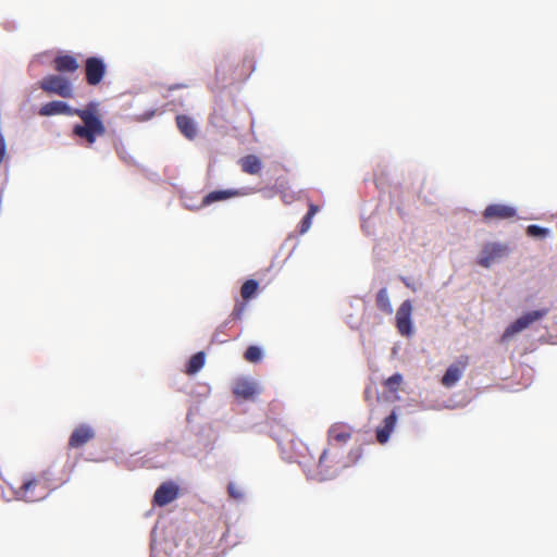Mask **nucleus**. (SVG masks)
<instances>
[{
	"instance_id": "nucleus-4",
	"label": "nucleus",
	"mask_w": 557,
	"mask_h": 557,
	"mask_svg": "<svg viewBox=\"0 0 557 557\" xmlns=\"http://www.w3.org/2000/svg\"><path fill=\"white\" fill-rule=\"evenodd\" d=\"M341 469V456L337 450L326 448L319 457L317 471L313 474L318 480H329L334 478Z\"/></svg>"
},
{
	"instance_id": "nucleus-17",
	"label": "nucleus",
	"mask_w": 557,
	"mask_h": 557,
	"mask_svg": "<svg viewBox=\"0 0 557 557\" xmlns=\"http://www.w3.org/2000/svg\"><path fill=\"white\" fill-rule=\"evenodd\" d=\"M257 393L256 384L245 379L238 380L233 387V394L242 399H251Z\"/></svg>"
},
{
	"instance_id": "nucleus-5",
	"label": "nucleus",
	"mask_w": 557,
	"mask_h": 557,
	"mask_svg": "<svg viewBox=\"0 0 557 557\" xmlns=\"http://www.w3.org/2000/svg\"><path fill=\"white\" fill-rule=\"evenodd\" d=\"M547 309L533 310L524 313L522 317L518 318L511 324H509L504 331L500 341L503 343L507 342L513 335L522 332L527 327H529L532 323L541 320L547 314Z\"/></svg>"
},
{
	"instance_id": "nucleus-2",
	"label": "nucleus",
	"mask_w": 557,
	"mask_h": 557,
	"mask_svg": "<svg viewBox=\"0 0 557 557\" xmlns=\"http://www.w3.org/2000/svg\"><path fill=\"white\" fill-rule=\"evenodd\" d=\"M50 493L48 480L45 476L25 479L15 494L25 502H37L45 498Z\"/></svg>"
},
{
	"instance_id": "nucleus-8",
	"label": "nucleus",
	"mask_w": 557,
	"mask_h": 557,
	"mask_svg": "<svg viewBox=\"0 0 557 557\" xmlns=\"http://www.w3.org/2000/svg\"><path fill=\"white\" fill-rule=\"evenodd\" d=\"M469 366V356L462 355L454 361L444 373L441 383L443 386L453 387L463 375Z\"/></svg>"
},
{
	"instance_id": "nucleus-26",
	"label": "nucleus",
	"mask_w": 557,
	"mask_h": 557,
	"mask_svg": "<svg viewBox=\"0 0 557 557\" xmlns=\"http://www.w3.org/2000/svg\"><path fill=\"white\" fill-rule=\"evenodd\" d=\"M244 357L248 362L256 363L261 360L262 351L259 347L251 345L246 349Z\"/></svg>"
},
{
	"instance_id": "nucleus-24",
	"label": "nucleus",
	"mask_w": 557,
	"mask_h": 557,
	"mask_svg": "<svg viewBox=\"0 0 557 557\" xmlns=\"http://www.w3.org/2000/svg\"><path fill=\"white\" fill-rule=\"evenodd\" d=\"M317 212H318V206L311 203L309 206L308 212L306 213V215L302 218V220L300 222V233L301 234L306 233L311 227L312 218Z\"/></svg>"
},
{
	"instance_id": "nucleus-32",
	"label": "nucleus",
	"mask_w": 557,
	"mask_h": 557,
	"mask_svg": "<svg viewBox=\"0 0 557 557\" xmlns=\"http://www.w3.org/2000/svg\"><path fill=\"white\" fill-rule=\"evenodd\" d=\"M403 281L407 287H410V282H407L405 278Z\"/></svg>"
},
{
	"instance_id": "nucleus-13",
	"label": "nucleus",
	"mask_w": 557,
	"mask_h": 557,
	"mask_svg": "<svg viewBox=\"0 0 557 557\" xmlns=\"http://www.w3.org/2000/svg\"><path fill=\"white\" fill-rule=\"evenodd\" d=\"M53 67L59 73H74L78 70L77 59L72 54H60L53 60Z\"/></svg>"
},
{
	"instance_id": "nucleus-19",
	"label": "nucleus",
	"mask_w": 557,
	"mask_h": 557,
	"mask_svg": "<svg viewBox=\"0 0 557 557\" xmlns=\"http://www.w3.org/2000/svg\"><path fill=\"white\" fill-rule=\"evenodd\" d=\"M238 191L236 190H214L209 193L205 198L202 199L201 206L206 207L213 202L221 201L228 199L231 197L237 196Z\"/></svg>"
},
{
	"instance_id": "nucleus-16",
	"label": "nucleus",
	"mask_w": 557,
	"mask_h": 557,
	"mask_svg": "<svg viewBox=\"0 0 557 557\" xmlns=\"http://www.w3.org/2000/svg\"><path fill=\"white\" fill-rule=\"evenodd\" d=\"M175 121L177 128L187 139L193 140L197 137V125L190 116L178 114Z\"/></svg>"
},
{
	"instance_id": "nucleus-6",
	"label": "nucleus",
	"mask_w": 557,
	"mask_h": 557,
	"mask_svg": "<svg viewBox=\"0 0 557 557\" xmlns=\"http://www.w3.org/2000/svg\"><path fill=\"white\" fill-rule=\"evenodd\" d=\"M107 74V64L99 57H89L85 61V81L89 86L99 85Z\"/></svg>"
},
{
	"instance_id": "nucleus-11",
	"label": "nucleus",
	"mask_w": 557,
	"mask_h": 557,
	"mask_svg": "<svg viewBox=\"0 0 557 557\" xmlns=\"http://www.w3.org/2000/svg\"><path fill=\"white\" fill-rule=\"evenodd\" d=\"M96 432L89 424H79L71 433L67 442V446L71 449H77L86 445L88 442L94 440Z\"/></svg>"
},
{
	"instance_id": "nucleus-25",
	"label": "nucleus",
	"mask_w": 557,
	"mask_h": 557,
	"mask_svg": "<svg viewBox=\"0 0 557 557\" xmlns=\"http://www.w3.org/2000/svg\"><path fill=\"white\" fill-rule=\"evenodd\" d=\"M231 320H225L214 332L213 336H212V342H215V343H225L227 342L226 337H225V333L226 331L231 327Z\"/></svg>"
},
{
	"instance_id": "nucleus-7",
	"label": "nucleus",
	"mask_w": 557,
	"mask_h": 557,
	"mask_svg": "<svg viewBox=\"0 0 557 557\" xmlns=\"http://www.w3.org/2000/svg\"><path fill=\"white\" fill-rule=\"evenodd\" d=\"M508 253V247L499 243H487L483 246L476 263L483 268H490Z\"/></svg>"
},
{
	"instance_id": "nucleus-14",
	"label": "nucleus",
	"mask_w": 557,
	"mask_h": 557,
	"mask_svg": "<svg viewBox=\"0 0 557 557\" xmlns=\"http://www.w3.org/2000/svg\"><path fill=\"white\" fill-rule=\"evenodd\" d=\"M352 429L345 423H334L327 432L329 443L335 441L337 443H346L351 438Z\"/></svg>"
},
{
	"instance_id": "nucleus-30",
	"label": "nucleus",
	"mask_w": 557,
	"mask_h": 557,
	"mask_svg": "<svg viewBox=\"0 0 557 557\" xmlns=\"http://www.w3.org/2000/svg\"><path fill=\"white\" fill-rule=\"evenodd\" d=\"M7 156V144L4 136L0 133V164L3 162Z\"/></svg>"
},
{
	"instance_id": "nucleus-23",
	"label": "nucleus",
	"mask_w": 557,
	"mask_h": 557,
	"mask_svg": "<svg viewBox=\"0 0 557 557\" xmlns=\"http://www.w3.org/2000/svg\"><path fill=\"white\" fill-rule=\"evenodd\" d=\"M403 382V375L400 373H395L384 381V386L388 392L397 393L400 389Z\"/></svg>"
},
{
	"instance_id": "nucleus-27",
	"label": "nucleus",
	"mask_w": 557,
	"mask_h": 557,
	"mask_svg": "<svg viewBox=\"0 0 557 557\" xmlns=\"http://www.w3.org/2000/svg\"><path fill=\"white\" fill-rule=\"evenodd\" d=\"M227 494L234 500L240 502L244 499V492L233 482H230L227 485Z\"/></svg>"
},
{
	"instance_id": "nucleus-12",
	"label": "nucleus",
	"mask_w": 557,
	"mask_h": 557,
	"mask_svg": "<svg viewBox=\"0 0 557 557\" xmlns=\"http://www.w3.org/2000/svg\"><path fill=\"white\" fill-rule=\"evenodd\" d=\"M177 496L178 486L174 482H164L156 490L153 504L163 507L175 500Z\"/></svg>"
},
{
	"instance_id": "nucleus-1",
	"label": "nucleus",
	"mask_w": 557,
	"mask_h": 557,
	"mask_svg": "<svg viewBox=\"0 0 557 557\" xmlns=\"http://www.w3.org/2000/svg\"><path fill=\"white\" fill-rule=\"evenodd\" d=\"M41 116L52 115H76L82 120V124H75L72 134L75 137L84 139L88 146H92L97 138L102 137L107 133L106 125L102 121L100 103L98 101H89L83 108H72L66 102L53 100L42 104L38 111Z\"/></svg>"
},
{
	"instance_id": "nucleus-31",
	"label": "nucleus",
	"mask_w": 557,
	"mask_h": 557,
	"mask_svg": "<svg viewBox=\"0 0 557 557\" xmlns=\"http://www.w3.org/2000/svg\"><path fill=\"white\" fill-rule=\"evenodd\" d=\"M370 396H371V388H370V387H368V388H366V391H364V397H366V399L368 400V399L370 398Z\"/></svg>"
},
{
	"instance_id": "nucleus-15",
	"label": "nucleus",
	"mask_w": 557,
	"mask_h": 557,
	"mask_svg": "<svg viewBox=\"0 0 557 557\" xmlns=\"http://www.w3.org/2000/svg\"><path fill=\"white\" fill-rule=\"evenodd\" d=\"M397 422V414L395 410L391 412L384 420L383 425L376 429V441L380 444H385L395 429Z\"/></svg>"
},
{
	"instance_id": "nucleus-3",
	"label": "nucleus",
	"mask_w": 557,
	"mask_h": 557,
	"mask_svg": "<svg viewBox=\"0 0 557 557\" xmlns=\"http://www.w3.org/2000/svg\"><path fill=\"white\" fill-rule=\"evenodd\" d=\"M39 87L48 95H57L61 98H73L74 87L71 81L59 74H50L39 82Z\"/></svg>"
},
{
	"instance_id": "nucleus-9",
	"label": "nucleus",
	"mask_w": 557,
	"mask_h": 557,
	"mask_svg": "<svg viewBox=\"0 0 557 557\" xmlns=\"http://www.w3.org/2000/svg\"><path fill=\"white\" fill-rule=\"evenodd\" d=\"M412 304L410 300H405L400 304L396 311V327L403 336H410L413 332L411 314Z\"/></svg>"
},
{
	"instance_id": "nucleus-21",
	"label": "nucleus",
	"mask_w": 557,
	"mask_h": 557,
	"mask_svg": "<svg viewBox=\"0 0 557 557\" xmlns=\"http://www.w3.org/2000/svg\"><path fill=\"white\" fill-rule=\"evenodd\" d=\"M205 354L202 351H199L191 356L189 359L187 367H186V373L187 374H195L197 373L205 364Z\"/></svg>"
},
{
	"instance_id": "nucleus-18",
	"label": "nucleus",
	"mask_w": 557,
	"mask_h": 557,
	"mask_svg": "<svg viewBox=\"0 0 557 557\" xmlns=\"http://www.w3.org/2000/svg\"><path fill=\"white\" fill-rule=\"evenodd\" d=\"M242 171L249 175H257L262 170V161L256 154H247L238 160Z\"/></svg>"
},
{
	"instance_id": "nucleus-10",
	"label": "nucleus",
	"mask_w": 557,
	"mask_h": 557,
	"mask_svg": "<svg viewBox=\"0 0 557 557\" xmlns=\"http://www.w3.org/2000/svg\"><path fill=\"white\" fill-rule=\"evenodd\" d=\"M517 215L516 208L504 205V203H492L488 205L483 213L482 216L484 221H500V220H510L513 219Z\"/></svg>"
},
{
	"instance_id": "nucleus-20",
	"label": "nucleus",
	"mask_w": 557,
	"mask_h": 557,
	"mask_svg": "<svg viewBox=\"0 0 557 557\" xmlns=\"http://www.w3.org/2000/svg\"><path fill=\"white\" fill-rule=\"evenodd\" d=\"M376 306L382 312L386 314L393 313V306L391 304L389 296L385 287L381 288L376 294Z\"/></svg>"
},
{
	"instance_id": "nucleus-28",
	"label": "nucleus",
	"mask_w": 557,
	"mask_h": 557,
	"mask_svg": "<svg viewBox=\"0 0 557 557\" xmlns=\"http://www.w3.org/2000/svg\"><path fill=\"white\" fill-rule=\"evenodd\" d=\"M527 234L531 237H545L548 235V230L535 224H531L527 227Z\"/></svg>"
},
{
	"instance_id": "nucleus-29",
	"label": "nucleus",
	"mask_w": 557,
	"mask_h": 557,
	"mask_svg": "<svg viewBox=\"0 0 557 557\" xmlns=\"http://www.w3.org/2000/svg\"><path fill=\"white\" fill-rule=\"evenodd\" d=\"M245 310H246L245 302H236L228 320H231V322L242 320Z\"/></svg>"
},
{
	"instance_id": "nucleus-22",
	"label": "nucleus",
	"mask_w": 557,
	"mask_h": 557,
	"mask_svg": "<svg viewBox=\"0 0 557 557\" xmlns=\"http://www.w3.org/2000/svg\"><path fill=\"white\" fill-rule=\"evenodd\" d=\"M258 287L259 284L256 280H247L240 287V296L247 301L257 294Z\"/></svg>"
}]
</instances>
